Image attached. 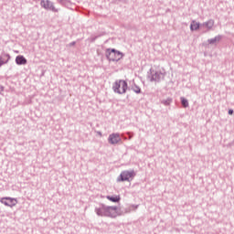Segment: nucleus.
I'll return each instance as SVG.
<instances>
[{
	"label": "nucleus",
	"instance_id": "1",
	"mask_svg": "<svg viewBox=\"0 0 234 234\" xmlns=\"http://www.w3.org/2000/svg\"><path fill=\"white\" fill-rule=\"evenodd\" d=\"M95 213L98 217H108L110 218H116L118 215V207H109L104 204H101L99 207H95Z\"/></svg>",
	"mask_w": 234,
	"mask_h": 234
},
{
	"label": "nucleus",
	"instance_id": "2",
	"mask_svg": "<svg viewBox=\"0 0 234 234\" xmlns=\"http://www.w3.org/2000/svg\"><path fill=\"white\" fill-rule=\"evenodd\" d=\"M105 57L108 61H120L123 58V53L122 51L116 50L114 48H107L105 50Z\"/></svg>",
	"mask_w": 234,
	"mask_h": 234
},
{
	"label": "nucleus",
	"instance_id": "3",
	"mask_svg": "<svg viewBox=\"0 0 234 234\" xmlns=\"http://www.w3.org/2000/svg\"><path fill=\"white\" fill-rule=\"evenodd\" d=\"M127 89H129V85L127 84V81L123 80H115L112 85V90L116 94H125V92H127Z\"/></svg>",
	"mask_w": 234,
	"mask_h": 234
},
{
	"label": "nucleus",
	"instance_id": "4",
	"mask_svg": "<svg viewBox=\"0 0 234 234\" xmlns=\"http://www.w3.org/2000/svg\"><path fill=\"white\" fill-rule=\"evenodd\" d=\"M149 78L150 81H155V83H160V81L165 78V69H150Z\"/></svg>",
	"mask_w": 234,
	"mask_h": 234
},
{
	"label": "nucleus",
	"instance_id": "5",
	"mask_svg": "<svg viewBox=\"0 0 234 234\" xmlns=\"http://www.w3.org/2000/svg\"><path fill=\"white\" fill-rule=\"evenodd\" d=\"M136 176V172L134 170H125L122 171L117 178V182H130L131 178Z\"/></svg>",
	"mask_w": 234,
	"mask_h": 234
},
{
	"label": "nucleus",
	"instance_id": "6",
	"mask_svg": "<svg viewBox=\"0 0 234 234\" xmlns=\"http://www.w3.org/2000/svg\"><path fill=\"white\" fill-rule=\"evenodd\" d=\"M40 6L45 10H49L50 12H58V9L54 6V3L49 0H41Z\"/></svg>",
	"mask_w": 234,
	"mask_h": 234
},
{
	"label": "nucleus",
	"instance_id": "7",
	"mask_svg": "<svg viewBox=\"0 0 234 234\" xmlns=\"http://www.w3.org/2000/svg\"><path fill=\"white\" fill-rule=\"evenodd\" d=\"M1 204H4V206H7L8 207H14L17 204V199L13 197H3L0 200Z\"/></svg>",
	"mask_w": 234,
	"mask_h": 234
},
{
	"label": "nucleus",
	"instance_id": "8",
	"mask_svg": "<svg viewBox=\"0 0 234 234\" xmlns=\"http://www.w3.org/2000/svg\"><path fill=\"white\" fill-rule=\"evenodd\" d=\"M108 142L112 145H116V144H120V142H122V137H120V133H112L108 137Z\"/></svg>",
	"mask_w": 234,
	"mask_h": 234
},
{
	"label": "nucleus",
	"instance_id": "9",
	"mask_svg": "<svg viewBox=\"0 0 234 234\" xmlns=\"http://www.w3.org/2000/svg\"><path fill=\"white\" fill-rule=\"evenodd\" d=\"M214 26H215V21L213 19H209L208 21L201 24V27H203L204 28H207V32H209V30H211V28H213Z\"/></svg>",
	"mask_w": 234,
	"mask_h": 234
},
{
	"label": "nucleus",
	"instance_id": "10",
	"mask_svg": "<svg viewBox=\"0 0 234 234\" xmlns=\"http://www.w3.org/2000/svg\"><path fill=\"white\" fill-rule=\"evenodd\" d=\"M8 61H10L9 54H4L3 56H0V67H3V65H6Z\"/></svg>",
	"mask_w": 234,
	"mask_h": 234
},
{
	"label": "nucleus",
	"instance_id": "11",
	"mask_svg": "<svg viewBox=\"0 0 234 234\" xmlns=\"http://www.w3.org/2000/svg\"><path fill=\"white\" fill-rule=\"evenodd\" d=\"M200 27H202V24L193 20L190 24V30H191V32H195V31L200 29Z\"/></svg>",
	"mask_w": 234,
	"mask_h": 234
},
{
	"label": "nucleus",
	"instance_id": "12",
	"mask_svg": "<svg viewBox=\"0 0 234 234\" xmlns=\"http://www.w3.org/2000/svg\"><path fill=\"white\" fill-rule=\"evenodd\" d=\"M222 39V35H218L214 38L207 39L208 45H215L216 43H218Z\"/></svg>",
	"mask_w": 234,
	"mask_h": 234
},
{
	"label": "nucleus",
	"instance_id": "13",
	"mask_svg": "<svg viewBox=\"0 0 234 234\" xmlns=\"http://www.w3.org/2000/svg\"><path fill=\"white\" fill-rule=\"evenodd\" d=\"M16 65H27V59L23 56L18 55L16 58Z\"/></svg>",
	"mask_w": 234,
	"mask_h": 234
},
{
	"label": "nucleus",
	"instance_id": "14",
	"mask_svg": "<svg viewBox=\"0 0 234 234\" xmlns=\"http://www.w3.org/2000/svg\"><path fill=\"white\" fill-rule=\"evenodd\" d=\"M106 198L110 200V202H120L121 197L120 196H107Z\"/></svg>",
	"mask_w": 234,
	"mask_h": 234
},
{
	"label": "nucleus",
	"instance_id": "15",
	"mask_svg": "<svg viewBox=\"0 0 234 234\" xmlns=\"http://www.w3.org/2000/svg\"><path fill=\"white\" fill-rule=\"evenodd\" d=\"M181 104L185 109H187V107H189V101L184 97H181Z\"/></svg>",
	"mask_w": 234,
	"mask_h": 234
},
{
	"label": "nucleus",
	"instance_id": "16",
	"mask_svg": "<svg viewBox=\"0 0 234 234\" xmlns=\"http://www.w3.org/2000/svg\"><path fill=\"white\" fill-rule=\"evenodd\" d=\"M132 90H133V92H135V94H141L142 93V89L140 88V86L134 84L133 87H132Z\"/></svg>",
	"mask_w": 234,
	"mask_h": 234
},
{
	"label": "nucleus",
	"instance_id": "17",
	"mask_svg": "<svg viewBox=\"0 0 234 234\" xmlns=\"http://www.w3.org/2000/svg\"><path fill=\"white\" fill-rule=\"evenodd\" d=\"M172 102H173V99L172 98H167L166 100H163L161 101V103H163V105H165L166 107L171 105Z\"/></svg>",
	"mask_w": 234,
	"mask_h": 234
},
{
	"label": "nucleus",
	"instance_id": "18",
	"mask_svg": "<svg viewBox=\"0 0 234 234\" xmlns=\"http://www.w3.org/2000/svg\"><path fill=\"white\" fill-rule=\"evenodd\" d=\"M58 3H59L60 5H65V3H67L68 0H57Z\"/></svg>",
	"mask_w": 234,
	"mask_h": 234
},
{
	"label": "nucleus",
	"instance_id": "19",
	"mask_svg": "<svg viewBox=\"0 0 234 234\" xmlns=\"http://www.w3.org/2000/svg\"><path fill=\"white\" fill-rule=\"evenodd\" d=\"M5 90V87L3 85H0V93Z\"/></svg>",
	"mask_w": 234,
	"mask_h": 234
},
{
	"label": "nucleus",
	"instance_id": "20",
	"mask_svg": "<svg viewBox=\"0 0 234 234\" xmlns=\"http://www.w3.org/2000/svg\"><path fill=\"white\" fill-rule=\"evenodd\" d=\"M132 208H133V209H138V205H133V206H132Z\"/></svg>",
	"mask_w": 234,
	"mask_h": 234
},
{
	"label": "nucleus",
	"instance_id": "21",
	"mask_svg": "<svg viewBox=\"0 0 234 234\" xmlns=\"http://www.w3.org/2000/svg\"><path fill=\"white\" fill-rule=\"evenodd\" d=\"M74 45H76V42H75V41L69 43V47H74Z\"/></svg>",
	"mask_w": 234,
	"mask_h": 234
},
{
	"label": "nucleus",
	"instance_id": "22",
	"mask_svg": "<svg viewBox=\"0 0 234 234\" xmlns=\"http://www.w3.org/2000/svg\"><path fill=\"white\" fill-rule=\"evenodd\" d=\"M234 111L233 110H229V114L231 115L233 114Z\"/></svg>",
	"mask_w": 234,
	"mask_h": 234
},
{
	"label": "nucleus",
	"instance_id": "23",
	"mask_svg": "<svg viewBox=\"0 0 234 234\" xmlns=\"http://www.w3.org/2000/svg\"><path fill=\"white\" fill-rule=\"evenodd\" d=\"M98 38V37H95L91 39V41H96V39Z\"/></svg>",
	"mask_w": 234,
	"mask_h": 234
},
{
	"label": "nucleus",
	"instance_id": "24",
	"mask_svg": "<svg viewBox=\"0 0 234 234\" xmlns=\"http://www.w3.org/2000/svg\"><path fill=\"white\" fill-rule=\"evenodd\" d=\"M229 145H234V140L229 144Z\"/></svg>",
	"mask_w": 234,
	"mask_h": 234
},
{
	"label": "nucleus",
	"instance_id": "25",
	"mask_svg": "<svg viewBox=\"0 0 234 234\" xmlns=\"http://www.w3.org/2000/svg\"><path fill=\"white\" fill-rule=\"evenodd\" d=\"M98 134H100V136H101V132H98Z\"/></svg>",
	"mask_w": 234,
	"mask_h": 234
}]
</instances>
